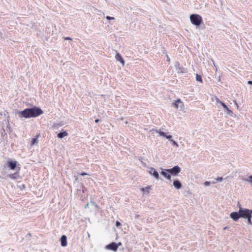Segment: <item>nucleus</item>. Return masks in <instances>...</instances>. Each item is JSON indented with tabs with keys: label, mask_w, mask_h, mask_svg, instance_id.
Here are the masks:
<instances>
[{
	"label": "nucleus",
	"mask_w": 252,
	"mask_h": 252,
	"mask_svg": "<svg viewBox=\"0 0 252 252\" xmlns=\"http://www.w3.org/2000/svg\"><path fill=\"white\" fill-rule=\"evenodd\" d=\"M239 210L238 212H233L230 213V217L235 221H237L241 218Z\"/></svg>",
	"instance_id": "nucleus-7"
},
{
	"label": "nucleus",
	"mask_w": 252,
	"mask_h": 252,
	"mask_svg": "<svg viewBox=\"0 0 252 252\" xmlns=\"http://www.w3.org/2000/svg\"><path fill=\"white\" fill-rule=\"evenodd\" d=\"M18 184H17V190L19 189L20 190L22 191L23 189H25V185L21 183V182L17 181Z\"/></svg>",
	"instance_id": "nucleus-15"
},
{
	"label": "nucleus",
	"mask_w": 252,
	"mask_h": 252,
	"mask_svg": "<svg viewBox=\"0 0 252 252\" xmlns=\"http://www.w3.org/2000/svg\"><path fill=\"white\" fill-rule=\"evenodd\" d=\"M227 229V227L226 226L224 228V229Z\"/></svg>",
	"instance_id": "nucleus-44"
},
{
	"label": "nucleus",
	"mask_w": 252,
	"mask_h": 252,
	"mask_svg": "<svg viewBox=\"0 0 252 252\" xmlns=\"http://www.w3.org/2000/svg\"><path fill=\"white\" fill-rule=\"evenodd\" d=\"M65 40H71V38L69 37H66L64 38Z\"/></svg>",
	"instance_id": "nucleus-36"
},
{
	"label": "nucleus",
	"mask_w": 252,
	"mask_h": 252,
	"mask_svg": "<svg viewBox=\"0 0 252 252\" xmlns=\"http://www.w3.org/2000/svg\"><path fill=\"white\" fill-rule=\"evenodd\" d=\"M139 217V215H137L136 216V218H138V217Z\"/></svg>",
	"instance_id": "nucleus-43"
},
{
	"label": "nucleus",
	"mask_w": 252,
	"mask_h": 252,
	"mask_svg": "<svg viewBox=\"0 0 252 252\" xmlns=\"http://www.w3.org/2000/svg\"><path fill=\"white\" fill-rule=\"evenodd\" d=\"M6 166L11 170L16 168V161H7L6 162Z\"/></svg>",
	"instance_id": "nucleus-9"
},
{
	"label": "nucleus",
	"mask_w": 252,
	"mask_h": 252,
	"mask_svg": "<svg viewBox=\"0 0 252 252\" xmlns=\"http://www.w3.org/2000/svg\"><path fill=\"white\" fill-rule=\"evenodd\" d=\"M167 171L171 175L176 176L181 172V168L178 165H176L171 168L168 169Z\"/></svg>",
	"instance_id": "nucleus-4"
},
{
	"label": "nucleus",
	"mask_w": 252,
	"mask_h": 252,
	"mask_svg": "<svg viewBox=\"0 0 252 252\" xmlns=\"http://www.w3.org/2000/svg\"><path fill=\"white\" fill-rule=\"evenodd\" d=\"M156 132L158 133L159 135L161 136L165 137L166 136V133L164 132L161 131L160 130H156Z\"/></svg>",
	"instance_id": "nucleus-19"
},
{
	"label": "nucleus",
	"mask_w": 252,
	"mask_h": 252,
	"mask_svg": "<svg viewBox=\"0 0 252 252\" xmlns=\"http://www.w3.org/2000/svg\"><path fill=\"white\" fill-rule=\"evenodd\" d=\"M67 133L66 131H63V132H60L57 134V137L59 138L62 139L65 136L67 135Z\"/></svg>",
	"instance_id": "nucleus-16"
},
{
	"label": "nucleus",
	"mask_w": 252,
	"mask_h": 252,
	"mask_svg": "<svg viewBox=\"0 0 252 252\" xmlns=\"http://www.w3.org/2000/svg\"><path fill=\"white\" fill-rule=\"evenodd\" d=\"M245 180L251 183L252 185V175L250 176L248 179H246Z\"/></svg>",
	"instance_id": "nucleus-24"
},
{
	"label": "nucleus",
	"mask_w": 252,
	"mask_h": 252,
	"mask_svg": "<svg viewBox=\"0 0 252 252\" xmlns=\"http://www.w3.org/2000/svg\"><path fill=\"white\" fill-rule=\"evenodd\" d=\"M20 165L19 164H17V166H16V168H17V171L18 170V169H19L20 168V167H19ZM18 179V172L17 171V180Z\"/></svg>",
	"instance_id": "nucleus-31"
},
{
	"label": "nucleus",
	"mask_w": 252,
	"mask_h": 252,
	"mask_svg": "<svg viewBox=\"0 0 252 252\" xmlns=\"http://www.w3.org/2000/svg\"><path fill=\"white\" fill-rule=\"evenodd\" d=\"M218 82H220V83H221V80H220V76L219 77Z\"/></svg>",
	"instance_id": "nucleus-39"
},
{
	"label": "nucleus",
	"mask_w": 252,
	"mask_h": 252,
	"mask_svg": "<svg viewBox=\"0 0 252 252\" xmlns=\"http://www.w3.org/2000/svg\"><path fill=\"white\" fill-rule=\"evenodd\" d=\"M196 80L198 82H202V79L201 76L198 74H196Z\"/></svg>",
	"instance_id": "nucleus-20"
},
{
	"label": "nucleus",
	"mask_w": 252,
	"mask_h": 252,
	"mask_svg": "<svg viewBox=\"0 0 252 252\" xmlns=\"http://www.w3.org/2000/svg\"><path fill=\"white\" fill-rule=\"evenodd\" d=\"M240 215L241 218L246 219L250 217L251 215H252V210H250L249 209L243 208L242 207L240 206Z\"/></svg>",
	"instance_id": "nucleus-3"
},
{
	"label": "nucleus",
	"mask_w": 252,
	"mask_h": 252,
	"mask_svg": "<svg viewBox=\"0 0 252 252\" xmlns=\"http://www.w3.org/2000/svg\"><path fill=\"white\" fill-rule=\"evenodd\" d=\"M121 225V222H120V221H119L117 220V221H116V226L117 227H119V226H120Z\"/></svg>",
	"instance_id": "nucleus-29"
},
{
	"label": "nucleus",
	"mask_w": 252,
	"mask_h": 252,
	"mask_svg": "<svg viewBox=\"0 0 252 252\" xmlns=\"http://www.w3.org/2000/svg\"><path fill=\"white\" fill-rule=\"evenodd\" d=\"M106 249L109 250L113 251H117V246L116 245V243L115 242H112L106 246Z\"/></svg>",
	"instance_id": "nucleus-8"
},
{
	"label": "nucleus",
	"mask_w": 252,
	"mask_h": 252,
	"mask_svg": "<svg viewBox=\"0 0 252 252\" xmlns=\"http://www.w3.org/2000/svg\"><path fill=\"white\" fill-rule=\"evenodd\" d=\"M166 139H168L169 140L171 141L172 140V136L171 135H166L165 137Z\"/></svg>",
	"instance_id": "nucleus-25"
},
{
	"label": "nucleus",
	"mask_w": 252,
	"mask_h": 252,
	"mask_svg": "<svg viewBox=\"0 0 252 252\" xmlns=\"http://www.w3.org/2000/svg\"><path fill=\"white\" fill-rule=\"evenodd\" d=\"M86 175H87V174L85 172H82L81 173H80V175L82 176H85Z\"/></svg>",
	"instance_id": "nucleus-34"
},
{
	"label": "nucleus",
	"mask_w": 252,
	"mask_h": 252,
	"mask_svg": "<svg viewBox=\"0 0 252 252\" xmlns=\"http://www.w3.org/2000/svg\"><path fill=\"white\" fill-rule=\"evenodd\" d=\"M148 172L151 175L153 176L156 179H159V174L158 172L154 168H150L149 169Z\"/></svg>",
	"instance_id": "nucleus-6"
},
{
	"label": "nucleus",
	"mask_w": 252,
	"mask_h": 252,
	"mask_svg": "<svg viewBox=\"0 0 252 252\" xmlns=\"http://www.w3.org/2000/svg\"><path fill=\"white\" fill-rule=\"evenodd\" d=\"M173 185L177 189H179L182 187V183L178 179L174 180Z\"/></svg>",
	"instance_id": "nucleus-11"
},
{
	"label": "nucleus",
	"mask_w": 252,
	"mask_h": 252,
	"mask_svg": "<svg viewBox=\"0 0 252 252\" xmlns=\"http://www.w3.org/2000/svg\"><path fill=\"white\" fill-rule=\"evenodd\" d=\"M88 206H89V204H88V203H87V204L85 205V208H86L88 207Z\"/></svg>",
	"instance_id": "nucleus-42"
},
{
	"label": "nucleus",
	"mask_w": 252,
	"mask_h": 252,
	"mask_svg": "<svg viewBox=\"0 0 252 252\" xmlns=\"http://www.w3.org/2000/svg\"><path fill=\"white\" fill-rule=\"evenodd\" d=\"M166 58H167V62H169L170 59L169 56L167 55H166Z\"/></svg>",
	"instance_id": "nucleus-35"
},
{
	"label": "nucleus",
	"mask_w": 252,
	"mask_h": 252,
	"mask_svg": "<svg viewBox=\"0 0 252 252\" xmlns=\"http://www.w3.org/2000/svg\"><path fill=\"white\" fill-rule=\"evenodd\" d=\"M40 136L39 134H38L35 137L32 138L31 141V145L33 146L35 144H37L38 143V138Z\"/></svg>",
	"instance_id": "nucleus-17"
},
{
	"label": "nucleus",
	"mask_w": 252,
	"mask_h": 252,
	"mask_svg": "<svg viewBox=\"0 0 252 252\" xmlns=\"http://www.w3.org/2000/svg\"><path fill=\"white\" fill-rule=\"evenodd\" d=\"M106 19H107V20H114V19H115V18H114V17H110V16H107L106 17Z\"/></svg>",
	"instance_id": "nucleus-30"
},
{
	"label": "nucleus",
	"mask_w": 252,
	"mask_h": 252,
	"mask_svg": "<svg viewBox=\"0 0 252 252\" xmlns=\"http://www.w3.org/2000/svg\"><path fill=\"white\" fill-rule=\"evenodd\" d=\"M172 105L174 107L178 109L180 111L183 110L185 106L184 103L179 98L175 100Z\"/></svg>",
	"instance_id": "nucleus-5"
},
{
	"label": "nucleus",
	"mask_w": 252,
	"mask_h": 252,
	"mask_svg": "<svg viewBox=\"0 0 252 252\" xmlns=\"http://www.w3.org/2000/svg\"><path fill=\"white\" fill-rule=\"evenodd\" d=\"M223 179L222 178V177H218L215 179L216 181L213 182V183L215 184L217 182H221V181H223Z\"/></svg>",
	"instance_id": "nucleus-21"
},
{
	"label": "nucleus",
	"mask_w": 252,
	"mask_h": 252,
	"mask_svg": "<svg viewBox=\"0 0 252 252\" xmlns=\"http://www.w3.org/2000/svg\"><path fill=\"white\" fill-rule=\"evenodd\" d=\"M15 174H16V173H14L13 174H9L7 176L11 179H15L16 178Z\"/></svg>",
	"instance_id": "nucleus-26"
},
{
	"label": "nucleus",
	"mask_w": 252,
	"mask_h": 252,
	"mask_svg": "<svg viewBox=\"0 0 252 252\" xmlns=\"http://www.w3.org/2000/svg\"><path fill=\"white\" fill-rule=\"evenodd\" d=\"M61 245L62 247L67 246V237L65 235H63L60 239Z\"/></svg>",
	"instance_id": "nucleus-12"
},
{
	"label": "nucleus",
	"mask_w": 252,
	"mask_h": 252,
	"mask_svg": "<svg viewBox=\"0 0 252 252\" xmlns=\"http://www.w3.org/2000/svg\"><path fill=\"white\" fill-rule=\"evenodd\" d=\"M115 58L117 61H119L123 65L125 64V60L119 53H117L115 55Z\"/></svg>",
	"instance_id": "nucleus-13"
},
{
	"label": "nucleus",
	"mask_w": 252,
	"mask_h": 252,
	"mask_svg": "<svg viewBox=\"0 0 252 252\" xmlns=\"http://www.w3.org/2000/svg\"><path fill=\"white\" fill-rule=\"evenodd\" d=\"M99 119H96V120H95V122L96 123H98V122H99Z\"/></svg>",
	"instance_id": "nucleus-41"
},
{
	"label": "nucleus",
	"mask_w": 252,
	"mask_h": 252,
	"mask_svg": "<svg viewBox=\"0 0 252 252\" xmlns=\"http://www.w3.org/2000/svg\"><path fill=\"white\" fill-rule=\"evenodd\" d=\"M186 72H187L186 69L183 67H179L178 69V72L183 73H185Z\"/></svg>",
	"instance_id": "nucleus-22"
},
{
	"label": "nucleus",
	"mask_w": 252,
	"mask_h": 252,
	"mask_svg": "<svg viewBox=\"0 0 252 252\" xmlns=\"http://www.w3.org/2000/svg\"><path fill=\"white\" fill-rule=\"evenodd\" d=\"M167 169H162L160 172V174L167 180H170L171 178V175L167 171Z\"/></svg>",
	"instance_id": "nucleus-10"
},
{
	"label": "nucleus",
	"mask_w": 252,
	"mask_h": 252,
	"mask_svg": "<svg viewBox=\"0 0 252 252\" xmlns=\"http://www.w3.org/2000/svg\"><path fill=\"white\" fill-rule=\"evenodd\" d=\"M237 205H238L239 208L240 209V206L241 207V204L239 202H238Z\"/></svg>",
	"instance_id": "nucleus-38"
},
{
	"label": "nucleus",
	"mask_w": 252,
	"mask_h": 252,
	"mask_svg": "<svg viewBox=\"0 0 252 252\" xmlns=\"http://www.w3.org/2000/svg\"><path fill=\"white\" fill-rule=\"evenodd\" d=\"M220 103L221 104V106L223 107L224 109H225L227 111L228 114H229L230 115H232L233 114L232 111L230 110L227 106L222 101H220Z\"/></svg>",
	"instance_id": "nucleus-14"
},
{
	"label": "nucleus",
	"mask_w": 252,
	"mask_h": 252,
	"mask_svg": "<svg viewBox=\"0 0 252 252\" xmlns=\"http://www.w3.org/2000/svg\"><path fill=\"white\" fill-rule=\"evenodd\" d=\"M248 84H249V85H252V80H250L248 82Z\"/></svg>",
	"instance_id": "nucleus-37"
},
{
	"label": "nucleus",
	"mask_w": 252,
	"mask_h": 252,
	"mask_svg": "<svg viewBox=\"0 0 252 252\" xmlns=\"http://www.w3.org/2000/svg\"><path fill=\"white\" fill-rule=\"evenodd\" d=\"M220 99L216 97V101L217 102H219L220 103Z\"/></svg>",
	"instance_id": "nucleus-40"
},
{
	"label": "nucleus",
	"mask_w": 252,
	"mask_h": 252,
	"mask_svg": "<svg viewBox=\"0 0 252 252\" xmlns=\"http://www.w3.org/2000/svg\"><path fill=\"white\" fill-rule=\"evenodd\" d=\"M116 245H117V249H118L119 246L122 245V243L121 242H119L118 243H116Z\"/></svg>",
	"instance_id": "nucleus-33"
},
{
	"label": "nucleus",
	"mask_w": 252,
	"mask_h": 252,
	"mask_svg": "<svg viewBox=\"0 0 252 252\" xmlns=\"http://www.w3.org/2000/svg\"><path fill=\"white\" fill-rule=\"evenodd\" d=\"M150 188V186H147L145 188H143L142 190L143 191H147V192H149L148 189Z\"/></svg>",
	"instance_id": "nucleus-27"
},
{
	"label": "nucleus",
	"mask_w": 252,
	"mask_h": 252,
	"mask_svg": "<svg viewBox=\"0 0 252 252\" xmlns=\"http://www.w3.org/2000/svg\"><path fill=\"white\" fill-rule=\"evenodd\" d=\"M189 18L191 24L196 27L200 26L203 21L202 17L197 14H191Z\"/></svg>",
	"instance_id": "nucleus-2"
},
{
	"label": "nucleus",
	"mask_w": 252,
	"mask_h": 252,
	"mask_svg": "<svg viewBox=\"0 0 252 252\" xmlns=\"http://www.w3.org/2000/svg\"><path fill=\"white\" fill-rule=\"evenodd\" d=\"M43 113V110L39 107L34 106L25 109L19 112L20 117L25 118H35Z\"/></svg>",
	"instance_id": "nucleus-1"
},
{
	"label": "nucleus",
	"mask_w": 252,
	"mask_h": 252,
	"mask_svg": "<svg viewBox=\"0 0 252 252\" xmlns=\"http://www.w3.org/2000/svg\"><path fill=\"white\" fill-rule=\"evenodd\" d=\"M211 184V182H209V181H205L204 183V185L206 187H207V186H210Z\"/></svg>",
	"instance_id": "nucleus-28"
},
{
	"label": "nucleus",
	"mask_w": 252,
	"mask_h": 252,
	"mask_svg": "<svg viewBox=\"0 0 252 252\" xmlns=\"http://www.w3.org/2000/svg\"><path fill=\"white\" fill-rule=\"evenodd\" d=\"M170 141L171 142L173 146H175L176 147H179L178 144L175 141H174L173 140H172Z\"/></svg>",
	"instance_id": "nucleus-23"
},
{
	"label": "nucleus",
	"mask_w": 252,
	"mask_h": 252,
	"mask_svg": "<svg viewBox=\"0 0 252 252\" xmlns=\"http://www.w3.org/2000/svg\"><path fill=\"white\" fill-rule=\"evenodd\" d=\"M92 203L96 208H98V205L97 204H96L95 202H92Z\"/></svg>",
	"instance_id": "nucleus-32"
},
{
	"label": "nucleus",
	"mask_w": 252,
	"mask_h": 252,
	"mask_svg": "<svg viewBox=\"0 0 252 252\" xmlns=\"http://www.w3.org/2000/svg\"><path fill=\"white\" fill-rule=\"evenodd\" d=\"M252 214L251 216H250V217H249L248 218L246 219L247 220V224H248L252 225Z\"/></svg>",
	"instance_id": "nucleus-18"
}]
</instances>
